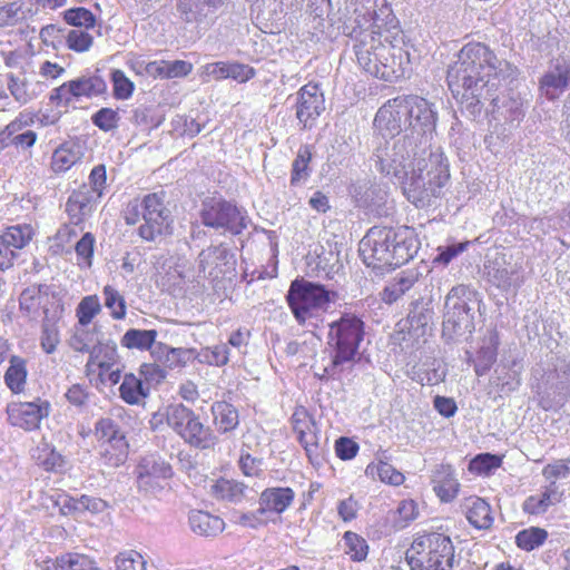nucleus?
Returning a JSON list of instances; mask_svg holds the SVG:
<instances>
[{"label":"nucleus","mask_w":570,"mask_h":570,"mask_svg":"<svg viewBox=\"0 0 570 570\" xmlns=\"http://www.w3.org/2000/svg\"><path fill=\"white\" fill-rule=\"evenodd\" d=\"M461 508L470 522L476 529H490L493 523V517L490 504L482 498H465Z\"/></svg>","instance_id":"nucleus-23"},{"label":"nucleus","mask_w":570,"mask_h":570,"mask_svg":"<svg viewBox=\"0 0 570 570\" xmlns=\"http://www.w3.org/2000/svg\"><path fill=\"white\" fill-rule=\"evenodd\" d=\"M158 333L156 330H128L121 337V345L129 350H139L151 352L153 347L157 344L156 338Z\"/></svg>","instance_id":"nucleus-31"},{"label":"nucleus","mask_w":570,"mask_h":570,"mask_svg":"<svg viewBox=\"0 0 570 570\" xmlns=\"http://www.w3.org/2000/svg\"><path fill=\"white\" fill-rule=\"evenodd\" d=\"M501 463V459L494 454L484 453L479 454L469 464V470L475 473H488L492 469L498 468Z\"/></svg>","instance_id":"nucleus-60"},{"label":"nucleus","mask_w":570,"mask_h":570,"mask_svg":"<svg viewBox=\"0 0 570 570\" xmlns=\"http://www.w3.org/2000/svg\"><path fill=\"white\" fill-rule=\"evenodd\" d=\"M318 343L320 340L313 333H309L303 340L288 342L285 352L291 356L301 355L303 357H309L315 353Z\"/></svg>","instance_id":"nucleus-50"},{"label":"nucleus","mask_w":570,"mask_h":570,"mask_svg":"<svg viewBox=\"0 0 570 570\" xmlns=\"http://www.w3.org/2000/svg\"><path fill=\"white\" fill-rule=\"evenodd\" d=\"M118 121V112L110 108H101L92 116V122L104 131L117 128Z\"/></svg>","instance_id":"nucleus-59"},{"label":"nucleus","mask_w":570,"mask_h":570,"mask_svg":"<svg viewBox=\"0 0 570 570\" xmlns=\"http://www.w3.org/2000/svg\"><path fill=\"white\" fill-rule=\"evenodd\" d=\"M212 491L218 499L237 502L244 495L245 485L233 480L220 479L212 485Z\"/></svg>","instance_id":"nucleus-42"},{"label":"nucleus","mask_w":570,"mask_h":570,"mask_svg":"<svg viewBox=\"0 0 570 570\" xmlns=\"http://www.w3.org/2000/svg\"><path fill=\"white\" fill-rule=\"evenodd\" d=\"M36 115L30 111L20 112L3 130L0 131V147L8 146V140L21 130L35 124Z\"/></svg>","instance_id":"nucleus-44"},{"label":"nucleus","mask_w":570,"mask_h":570,"mask_svg":"<svg viewBox=\"0 0 570 570\" xmlns=\"http://www.w3.org/2000/svg\"><path fill=\"white\" fill-rule=\"evenodd\" d=\"M401 229H403L405 234H412V232L405 226ZM401 229L394 233V266L406 264L416 253L415 240L413 237L405 235L401 240H397V238L402 236Z\"/></svg>","instance_id":"nucleus-38"},{"label":"nucleus","mask_w":570,"mask_h":570,"mask_svg":"<svg viewBox=\"0 0 570 570\" xmlns=\"http://www.w3.org/2000/svg\"><path fill=\"white\" fill-rule=\"evenodd\" d=\"M119 356L115 344H99L94 347L86 364L87 375L98 373L101 383L110 367L117 365Z\"/></svg>","instance_id":"nucleus-19"},{"label":"nucleus","mask_w":570,"mask_h":570,"mask_svg":"<svg viewBox=\"0 0 570 570\" xmlns=\"http://www.w3.org/2000/svg\"><path fill=\"white\" fill-rule=\"evenodd\" d=\"M199 76L203 82H208L210 80H224L228 79L227 73V62L218 61L206 63L200 68Z\"/></svg>","instance_id":"nucleus-62"},{"label":"nucleus","mask_w":570,"mask_h":570,"mask_svg":"<svg viewBox=\"0 0 570 570\" xmlns=\"http://www.w3.org/2000/svg\"><path fill=\"white\" fill-rule=\"evenodd\" d=\"M295 493L291 488H269L259 497V513L267 511L283 513L294 501Z\"/></svg>","instance_id":"nucleus-24"},{"label":"nucleus","mask_w":570,"mask_h":570,"mask_svg":"<svg viewBox=\"0 0 570 570\" xmlns=\"http://www.w3.org/2000/svg\"><path fill=\"white\" fill-rule=\"evenodd\" d=\"M142 220L138 233L146 240H155L158 236L169 233L170 212L165 207L158 194H149L142 198Z\"/></svg>","instance_id":"nucleus-12"},{"label":"nucleus","mask_w":570,"mask_h":570,"mask_svg":"<svg viewBox=\"0 0 570 570\" xmlns=\"http://www.w3.org/2000/svg\"><path fill=\"white\" fill-rule=\"evenodd\" d=\"M106 88V82L100 76H82L55 88L50 94V101L58 106H68L73 99L99 96Z\"/></svg>","instance_id":"nucleus-13"},{"label":"nucleus","mask_w":570,"mask_h":570,"mask_svg":"<svg viewBox=\"0 0 570 570\" xmlns=\"http://www.w3.org/2000/svg\"><path fill=\"white\" fill-rule=\"evenodd\" d=\"M392 105L387 100L376 112L373 127L376 140V150L374 154L375 167L382 173L389 175L392 168V156L390 154V139L392 138Z\"/></svg>","instance_id":"nucleus-14"},{"label":"nucleus","mask_w":570,"mask_h":570,"mask_svg":"<svg viewBox=\"0 0 570 570\" xmlns=\"http://www.w3.org/2000/svg\"><path fill=\"white\" fill-rule=\"evenodd\" d=\"M114 97L118 100H128L135 91V83L120 69H112L110 73Z\"/></svg>","instance_id":"nucleus-46"},{"label":"nucleus","mask_w":570,"mask_h":570,"mask_svg":"<svg viewBox=\"0 0 570 570\" xmlns=\"http://www.w3.org/2000/svg\"><path fill=\"white\" fill-rule=\"evenodd\" d=\"M404 554L411 570H451L455 561L451 539L436 532L414 540Z\"/></svg>","instance_id":"nucleus-3"},{"label":"nucleus","mask_w":570,"mask_h":570,"mask_svg":"<svg viewBox=\"0 0 570 570\" xmlns=\"http://www.w3.org/2000/svg\"><path fill=\"white\" fill-rule=\"evenodd\" d=\"M345 553L350 556L353 561H362L367 556V543L366 541L352 531L344 533Z\"/></svg>","instance_id":"nucleus-48"},{"label":"nucleus","mask_w":570,"mask_h":570,"mask_svg":"<svg viewBox=\"0 0 570 570\" xmlns=\"http://www.w3.org/2000/svg\"><path fill=\"white\" fill-rule=\"evenodd\" d=\"M7 413L11 425L32 431L37 429L40 421L48 415V403H11L7 407Z\"/></svg>","instance_id":"nucleus-16"},{"label":"nucleus","mask_w":570,"mask_h":570,"mask_svg":"<svg viewBox=\"0 0 570 570\" xmlns=\"http://www.w3.org/2000/svg\"><path fill=\"white\" fill-rule=\"evenodd\" d=\"M397 518H394V528H404L419 515L417 504L413 500H402L396 509Z\"/></svg>","instance_id":"nucleus-56"},{"label":"nucleus","mask_w":570,"mask_h":570,"mask_svg":"<svg viewBox=\"0 0 570 570\" xmlns=\"http://www.w3.org/2000/svg\"><path fill=\"white\" fill-rule=\"evenodd\" d=\"M60 342L59 330L55 323L49 321L42 325V333L40 337L41 347L48 354L56 351L57 345Z\"/></svg>","instance_id":"nucleus-58"},{"label":"nucleus","mask_w":570,"mask_h":570,"mask_svg":"<svg viewBox=\"0 0 570 570\" xmlns=\"http://www.w3.org/2000/svg\"><path fill=\"white\" fill-rule=\"evenodd\" d=\"M196 357L202 363L214 366H223L229 361V351L226 344H218L212 347L203 348Z\"/></svg>","instance_id":"nucleus-51"},{"label":"nucleus","mask_w":570,"mask_h":570,"mask_svg":"<svg viewBox=\"0 0 570 570\" xmlns=\"http://www.w3.org/2000/svg\"><path fill=\"white\" fill-rule=\"evenodd\" d=\"M99 199L89 187L83 185L78 190H75L66 205V210L71 219L77 224L88 216L92 210V204Z\"/></svg>","instance_id":"nucleus-25"},{"label":"nucleus","mask_w":570,"mask_h":570,"mask_svg":"<svg viewBox=\"0 0 570 570\" xmlns=\"http://www.w3.org/2000/svg\"><path fill=\"white\" fill-rule=\"evenodd\" d=\"M293 430L297 436L305 433V431L316 430L315 422L308 415L305 409H297L292 415Z\"/></svg>","instance_id":"nucleus-64"},{"label":"nucleus","mask_w":570,"mask_h":570,"mask_svg":"<svg viewBox=\"0 0 570 570\" xmlns=\"http://www.w3.org/2000/svg\"><path fill=\"white\" fill-rule=\"evenodd\" d=\"M1 235L14 249L17 254L24 248L32 239L35 229L30 224H17L7 227Z\"/></svg>","instance_id":"nucleus-35"},{"label":"nucleus","mask_w":570,"mask_h":570,"mask_svg":"<svg viewBox=\"0 0 570 570\" xmlns=\"http://www.w3.org/2000/svg\"><path fill=\"white\" fill-rule=\"evenodd\" d=\"M431 480L433 489L438 497L444 501H452L460 488V483L454 478L453 469L450 464H439L432 471Z\"/></svg>","instance_id":"nucleus-22"},{"label":"nucleus","mask_w":570,"mask_h":570,"mask_svg":"<svg viewBox=\"0 0 570 570\" xmlns=\"http://www.w3.org/2000/svg\"><path fill=\"white\" fill-rule=\"evenodd\" d=\"M453 97L472 115L480 114L485 101L494 102L500 79L488 77L462 62L450 65L446 76Z\"/></svg>","instance_id":"nucleus-2"},{"label":"nucleus","mask_w":570,"mask_h":570,"mask_svg":"<svg viewBox=\"0 0 570 570\" xmlns=\"http://www.w3.org/2000/svg\"><path fill=\"white\" fill-rule=\"evenodd\" d=\"M223 0H178L177 9L187 22L202 21L213 14Z\"/></svg>","instance_id":"nucleus-26"},{"label":"nucleus","mask_w":570,"mask_h":570,"mask_svg":"<svg viewBox=\"0 0 570 570\" xmlns=\"http://www.w3.org/2000/svg\"><path fill=\"white\" fill-rule=\"evenodd\" d=\"M188 520L191 531L199 535H217L225 529L223 519L200 510L191 511Z\"/></svg>","instance_id":"nucleus-27"},{"label":"nucleus","mask_w":570,"mask_h":570,"mask_svg":"<svg viewBox=\"0 0 570 570\" xmlns=\"http://www.w3.org/2000/svg\"><path fill=\"white\" fill-rule=\"evenodd\" d=\"M325 110L324 94L316 83L303 86L296 97V118L304 128H311Z\"/></svg>","instance_id":"nucleus-15"},{"label":"nucleus","mask_w":570,"mask_h":570,"mask_svg":"<svg viewBox=\"0 0 570 570\" xmlns=\"http://www.w3.org/2000/svg\"><path fill=\"white\" fill-rule=\"evenodd\" d=\"M85 156V144L80 140H68L61 144L52 154L51 169L57 173H66L77 165Z\"/></svg>","instance_id":"nucleus-21"},{"label":"nucleus","mask_w":570,"mask_h":570,"mask_svg":"<svg viewBox=\"0 0 570 570\" xmlns=\"http://www.w3.org/2000/svg\"><path fill=\"white\" fill-rule=\"evenodd\" d=\"M32 456L39 465L43 466L48 471L60 466L62 462L61 455L51 449L46 442L40 443L33 450Z\"/></svg>","instance_id":"nucleus-52"},{"label":"nucleus","mask_w":570,"mask_h":570,"mask_svg":"<svg viewBox=\"0 0 570 570\" xmlns=\"http://www.w3.org/2000/svg\"><path fill=\"white\" fill-rule=\"evenodd\" d=\"M412 149L413 160L400 164L402 167L394 171L401 184L405 197L416 207L431 206L439 199L442 188L450 178L449 166L444 163L441 153H430L429 158L419 157V151Z\"/></svg>","instance_id":"nucleus-1"},{"label":"nucleus","mask_w":570,"mask_h":570,"mask_svg":"<svg viewBox=\"0 0 570 570\" xmlns=\"http://www.w3.org/2000/svg\"><path fill=\"white\" fill-rule=\"evenodd\" d=\"M117 570H146L144 557L136 550L119 552L115 558Z\"/></svg>","instance_id":"nucleus-54"},{"label":"nucleus","mask_w":570,"mask_h":570,"mask_svg":"<svg viewBox=\"0 0 570 570\" xmlns=\"http://www.w3.org/2000/svg\"><path fill=\"white\" fill-rule=\"evenodd\" d=\"M45 296L41 288L38 286H30L26 288L19 298L20 312L29 318H37L42 306Z\"/></svg>","instance_id":"nucleus-39"},{"label":"nucleus","mask_w":570,"mask_h":570,"mask_svg":"<svg viewBox=\"0 0 570 570\" xmlns=\"http://www.w3.org/2000/svg\"><path fill=\"white\" fill-rule=\"evenodd\" d=\"M436 126V112L432 105L416 95L394 98V129L411 130L410 145L416 136L431 135Z\"/></svg>","instance_id":"nucleus-6"},{"label":"nucleus","mask_w":570,"mask_h":570,"mask_svg":"<svg viewBox=\"0 0 570 570\" xmlns=\"http://www.w3.org/2000/svg\"><path fill=\"white\" fill-rule=\"evenodd\" d=\"M202 219L204 225L223 228L239 234L247 226V216L243 210L225 200L210 199L204 203Z\"/></svg>","instance_id":"nucleus-10"},{"label":"nucleus","mask_w":570,"mask_h":570,"mask_svg":"<svg viewBox=\"0 0 570 570\" xmlns=\"http://www.w3.org/2000/svg\"><path fill=\"white\" fill-rule=\"evenodd\" d=\"M365 473L373 480H379L383 483H392V455L387 450L377 454L375 461L366 466Z\"/></svg>","instance_id":"nucleus-37"},{"label":"nucleus","mask_w":570,"mask_h":570,"mask_svg":"<svg viewBox=\"0 0 570 570\" xmlns=\"http://www.w3.org/2000/svg\"><path fill=\"white\" fill-rule=\"evenodd\" d=\"M455 61L488 77L500 79V82L505 77L504 68L509 67L507 61L499 60L494 52L481 42H469L463 46Z\"/></svg>","instance_id":"nucleus-11"},{"label":"nucleus","mask_w":570,"mask_h":570,"mask_svg":"<svg viewBox=\"0 0 570 570\" xmlns=\"http://www.w3.org/2000/svg\"><path fill=\"white\" fill-rule=\"evenodd\" d=\"M89 325L77 324L73 330V334L70 337L69 344L73 351L81 353H89L94 347H97L100 343L98 341V331Z\"/></svg>","instance_id":"nucleus-33"},{"label":"nucleus","mask_w":570,"mask_h":570,"mask_svg":"<svg viewBox=\"0 0 570 570\" xmlns=\"http://www.w3.org/2000/svg\"><path fill=\"white\" fill-rule=\"evenodd\" d=\"M363 336V322L355 315L346 314L333 322L328 332V345L333 348L331 368L325 367V372L334 375L350 365Z\"/></svg>","instance_id":"nucleus-5"},{"label":"nucleus","mask_w":570,"mask_h":570,"mask_svg":"<svg viewBox=\"0 0 570 570\" xmlns=\"http://www.w3.org/2000/svg\"><path fill=\"white\" fill-rule=\"evenodd\" d=\"M233 255L223 246H210L203 249L198 256V269L204 275L218 277L225 273L224 267L229 264Z\"/></svg>","instance_id":"nucleus-20"},{"label":"nucleus","mask_w":570,"mask_h":570,"mask_svg":"<svg viewBox=\"0 0 570 570\" xmlns=\"http://www.w3.org/2000/svg\"><path fill=\"white\" fill-rule=\"evenodd\" d=\"M497 346L494 343L480 347L474 361V371L478 376L484 375L497 361Z\"/></svg>","instance_id":"nucleus-55"},{"label":"nucleus","mask_w":570,"mask_h":570,"mask_svg":"<svg viewBox=\"0 0 570 570\" xmlns=\"http://www.w3.org/2000/svg\"><path fill=\"white\" fill-rule=\"evenodd\" d=\"M173 475L170 464L164 460H156L155 458H145L139 465V483L140 485L147 484L150 478L168 479Z\"/></svg>","instance_id":"nucleus-34"},{"label":"nucleus","mask_w":570,"mask_h":570,"mask_svg":"<svg viewBox=\"0 0 570 570\" xmlns=\"http://www.w3.org/2000/svg\"><path fill=\"white\" fill-rule=\"evenodd\" d=\"M86 30L73 29L67 36V46L70 50L76 52L88 51L94 42V38Z\"/></svg>","instance_id":"nucleus-57"},{"label":"nucleus","mask_w":570,"mask_h":570,"mask_svg":"<svg viewBox=\"0 0 570 570\" xmlns=\"http://www.w3.org/2000/svg\"><path fill=\"white\" fill-rule=\"evenodd\" d=\"M212 413L214 416V424L216 429L222 433H227L237 428L238 412L229 403L216 402L212 405Z\"/></svg>","instance_id":"nucleus-32"},{"label":"nucleus","mask_w":570,"mask_h":570,"mask_svg":"<svg viewBox=\"0 0 570 570\" xmlns=\"http://www.w3.org/2000/svg\"><path fill=\"white\" fill-rule=\"evenodd\" d=\"M104 304L109 309L114 320L120 321L126 317L127 305L125 297L111 285L102 288Z\"/></svg>","instance_id":"nucleus-41"},{"label":"nucleus","mask_w":570,"mask_h":570,"mask_svg":"<svg viewBox=\"0 0 570 570\" xmlns=\"http://www.w3.org/2000/svg\"><path fill=\"white\" fill-rule=\"evenodd\" d=\"M26 361L19 356H11L10 365L4 374V382L13 393H20L26 384Z\"/></svg>","instance_id":"nucleus-36"},{"label":"nucleus","mask_w":570,"mask_h":570,"mask_svg":"<svg viewBox=\"0 0 570 570\" xmlns=\"http://www.w3.org/2000/svg\"><path fill=\"white\" fill-rule=\"evenodd\" d=\"M101 312V304L97 295L85 296L76 308L78 324L89 325Z\"/></svg>","instance_id":"nucleus-45"},{"label":"nucleus","mask_w":570,"mask_h":570,"mask_svg":"<svg viewBox=\"0 0 570 570\" xmlns=\"http://www.w3.org/2000/svg\"><path fill=\"white\" fill-rule=\"evenodd\" d=\"M95 238L90 233H86L76 244V254L79 265L89 267L94 254Z\"/></svg>","instance_id":"nucleus-61"},{"label":"nucleus","mask_w":570,"mask_h":570,"mask_svg":"<svg viewBox=\"0 0 570 570\" xmlns=\"http://www.w3.org/2000/svg\"><path fill=\"white\" fill-rule=\"evenodd\" d=\"M489 279L499 288L509 289L515 285V265L507 264L504 257H497L487 266Z\"/></svg>","instance_id":"nucleus-28"},{"label":"nucleus","mask_w":570,"mask_h":570,"mask_svg":"<svg viewBox=\"0 0 570 570\" xmlns=\"http://www.w3.org/2000/svg\"><path fill=\"white\" fill-rule=\"evenodd\" d=\"M312 153L308 146H303L298 149L297 156L292 165V184H298L307 178Z\"/></svg>","instance_id":"nucleus-53"},{"label":"nucleus","mask_w":570,"mask_h":570,"mask_svg":"<svg viewBox=\"0 0 570 570\" xmlns=\"http://www.w3.org/2000/svg\"><path fill=\"white\" fill-rule=\"evenodd\" d=\"M120 397L128 404H138L147 396V390L144 389L140 379L134 374H126L119 387Z\"/></svg>","instance_id":"nucleus-40"},{"label":"nucleus","mask_w":570,"mask_h":570,"mask_svg":"<svg viewBox=\"0 0 570 570\" xmlns=\"http://www.w3.org/2000/svg\"><path fill=\"white\" fill-rule=\"evenodd\" d=\"M391 229L371 228L360 243L363 262L376 273L384 275L391 271L392 252L390 249Z\"/></svg>","instance_id":"nucleus-9"},{"label":"nucleus","mask_w":570,"mask_h":570,"mask_svg":"<svg viewBox=\"0 0 570 570\" xmlns=\"http://www.w3.org/2000/svg\"><path fill=\"white\" fill-rule=\"evenodd\" d=\"M299 443L304 448L309 462L314 466L323 463V448L320 444L316 430L305 431L304 434L297 436Z\"/></svg>","instance_id":"nucleus-43"},{"label":"nucleus","mask_w":570,"mask_h":570,"mask_svg":"<svg viewBox=\"0 0 570 570\" xmlns=\"http://www.w3.org/2000/svg\"><path fill=\"white\" fill-rule=\"evenodd\" d=\"M478 294L470 286L460 284L445 297L443 331L449 335L471 334L474 331L472 309L479 305Z\"/></svg>","instance_id":"nucleus-7"},{"label":"nucleus","mask_w":570,"mask_h":570,"mask_svg":"<svg viewBox=\"0 0 570 570\" xmlns=\"http://www.w3.org/2000/svg\"><path fill=\"white\" fill-rule=\"evenodd\" d=\"M337 294L323 285L295 279L287 292V303L294 317L299 324H314L330 304L337 299Z\"/></svg>","instance_id":"nucleus-4"},{"label":"nucleus","mask_w":570,"mask_h":570,"mask_svg":"<svg viewBox=\"0 0 570 570\" xmlns=\"http://www.w3.org/2000/svg\"><path fill=\"white\" fill-rule=\"evenodd\" d=\"M101 461L110 468H118L124 464L128 456V444L125 436H117L112 441L101 443Z\"/></svg>","instance_id":"nucleus-30"},{"label":"nucleus","mask_w":570,"mask_h":570,"mask_svg":"<svg viewBox=\"0 0 570 570\" xmlns=\"http://www.w3.org/2000/svg\"><path fill=\"white\" fill-rule=\"evenodd\" d=\"M153 358L161 366L169 370L185 367L196 357L193 348L171 347L164 343H157L151 350Z\"/></svg>","instance_id":"nucleus-18"},{"label":"nucleus","mask_w":570,"mask_h":570,"mask_svg":"<svg viewBox=\"0 0 570 570\" xmlns=\"http://www.w3.org/2000/svg\"><path fill=\"white\" fill-rule=\"evenodd\" d=\"M562 493L558 491L556 482L550 485L540 495H531L523 503V510L530 514L544 513L551 505L561 501Z\"/></svg>","instance_id":"nucleus-29"},{"label":"nucleus","mask_w":570,"mask_h":570,"mask_svg":"<svg viewBox=\"0 0 570 570\" xmlns=\"http://www.w3.org/2000/svg\"><path fill=\"white\" fill-rule=\"evenodd\" d=\"M164 415L168 426L188 444L203 450L215 445L216 436L193 410L183 404H171L166 407Z\"/></svg>","instance_id":"nucleus-8"},{"label":"nucleus","mask_w":570,"mask_h":570,"mask_svg":"<svg viewBox=\"0 0 570 570\" xmlns=\"http://www.w3.org/2000/svg\"><path fill=\"white\" fill-rule=\"evenodd\" d=\"M547 531L540 528H530L520 531L515 537V543L519 548L531 551L541 546L547 539Z\"/></svg>","instance_id":"nucleus-47"},{"label":"nucleus","mask_w":570,"mask_h":570,"mask_svg":"<svg viewBox=\"0 0 570 570\" xmlns=\"http://www.w3.org/2000/svg\"><path fill=\"white\" fill-rule=\"evenodd\" d=\"M8 78V89L13 98L20 104H27L31 100V95L27 91L26 81L14 76L13 73H9Z\"/></svg>","instance_id":"nucleus-63"},{"label":"nucleus","mask_w":570,"mask_h":570,"mask_svg":"<svg viewBox=\"0 0 570 570\" xmlns=\"http://www.w3.org/2000/svg\"><path fill=\"white\" fill-rule=\"evenodd\" d=\"M570 66L558 58L554 66L540 79V90L549 100L558 99L569 86Z\"/></svg>","instance_id":"nucleus-17"},{"label":"nucleus","mask_w":570,"mask_h":570,"mask_svg":"<svg viewBox=\"0 0 570 570\" xmlns=\"http://www.w3.org/2000/svg\"><path fill=\"white\" fill-rule=\"evenodd\" d=\"M65 21L73 27L90 29L96 26L95 14L82 7L71 8L63 12Z\"/></svg>","instance_id":"nucleus-49"}]
</instances>
